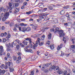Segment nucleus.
<instances>
[{"mask_svg":"<svg viewBox=\"0 0 75 75\" xmlns=\"http://www.w3.org/2000/svg\"><path fill=\"white\" fill-rule=\"evenodd\" d=\"M8 4L9 6L11 7V8H13L14 7V5H15V7H18V6H19V4L18 3H14L13 4V3L9 2Z\"/></svg>","mask_w":75,"mask_h":75,"instance_id":"obj_1","label":"nucleus"},{"mask_svg":"<svg viewBox=\"0 0 75 75\" xmlns=\"http://www.w3.org/2000/svg\"><path fill=\"white\" fill-rule=\"evenodd\" d=\"M11 64V63L9 62L6 63L5 64L6 66L4 65V64H1L0 67L2 69H3L4 68L5 69H7V68H8V67H10V64Z\"/></svg>","mask_w":75,"mask_h":75,"instance_id":"obj_2","label":"nucleus"},{"mask_svg":"<svg viewBox=\"0 0 75 75\" xmlns=\"http://www.w3.org/2000/svg\"><path fill=\"white\" fill-rule=\"evenodd\" d=\"M59 34L61 37H64V36L65 35V34L64 33V31L62 30H59Z\"/></svg>","mask_w":75,"mask_h":75,"instance_id":"obj_3","label":"nucleus"},{"mask_svg":"<svg viewBox=\"0 0 75 75\" xmlns=\"http://www.w3.org/2000/svg\"><path fill=\"white\" fill-rule=\"evenodd\" d=\"M10 14L9 12H6L4 14L3 13H2L1 14V17H6V16H9Z\"/></svg>","mask_w":75,"mask_h":75,"instance_id":"obj_4","label":"nucleus"},{"mask_svg":"<svg viewBox=\"0 0 75 75\" xmlns=\"http://www.w3.org/2000/svg\"><path fill=\"white\" fill-rule=\"evenodd\" d=\"M8 17H9V16H6L5 17H3L2 19V20L4 22L6 20V19L8 18Z\"/></svg>","mask_w":75,"mask_h":75,"instance_id":"obj_5","label":"nucleus"},{"mask_svg":"<svg viewBox=\"0 0 75 75\" xmlns=\"http://www.w3.org/2000/svg\"><path fill=\"white\" fill-rule=\"evenodd\" d=\"M21 31L25 33V31H29V30L27 28L25 27H23L22 28V29L21 30Z\"/></svg>","mask_w":75,"mask_h":75,"instance_id":"obj_6","label":"nucleus"},{"mask_svg":"<svg viewBox=\"0 0 75 75\" xmlns=\"http://www.w3.org/2000/svg\"><path fill=\"white\" fill-rule=\"evenodd\" d=\"M7 32H5L4 33H1V35L2 37H6V36H7Z\"/></svg>","mask_w":75,"mask_h":75,"instance_id":"obj_7","label":"nucleus"},{"mask_svg":"<svg viewBox=\"0 0 75 75\" xmlns=\"http://www.w3.org/2000/svg\"><path fill=\"white\" fill-rule=\"evenodd\" d=\"M40 39L39 38H38V40H37L38 42L39 43V45H40V46H41V45H43L44 44V42H40Z\"/></svg>","mask_w":75,"mask_h":75,"instance_id":"obj_8","label":"nucleus"},{"mask_svg":"<svg viewBox=\"0 0 75 75\" xmlns=\"http://www.w3.org/2000/svg\"><path fill=\"white\" fill-rule=\"evenodd\" d=\"M6 72V70H3L0 69V75H3V74H4Z\"/></svg>","mask_w":75,"mask_h":75,"instance_id":"obj_9","label":"nucleus"},{"mask_svg":"<svg viewBox=\"0 0 75 75\" xmlns=\"http://www.w3.org/2000/svg\"><path fill=\"white\" fill-rule=\"evenodd\" d=\"M25 52H30V53H33L34 52H33V51L31 49H29L28 50H27V51H25Z\"/></svg>","mask_w":75,"mask_h":75,"instance_id":"obj_10","label":"nucleus"},{"mask_svg":"<svg viewBox=\"0 0 75 75\" xmlns=\"http://www.w3.org/2000/svg\"><path fill=\"white\" fill-rule=\"evenodd\" d=\"M62 46H63V45H62V43L59 46H58V47H57V51H59V49H60L62 48Z\"/></svg>","mask_w":75,"mask_h":75,"instance_id":"obj_11","label":"nucleus"},{"mask_svg":"<svg viewBox=\"0 0 75 75\" xmlns=\"http://www.w3.org/2000/svg\"><path fill=\"white\" fill-rule=\"evenodd\" d=\"M59 28L58 27L54 29V33L55 34H56L57 33V32H58V31H59Z\"/></svg>","mask_w":75,"mask_h":75,"instance_id":"obj_12","label":"nucleus"},{"mask_svg":"<svg viewBox=\"0 0 75 75\" xmlns=\"http://www.w3.org/2000/svg\"><path fill=\"white\" fill-rule=\"evenodd\" d=\"M26 41H29L30 44H31L32 43V41H31V38H27L26 39Z\"/></svg>","mask_w":75,"mask_h":75,"instance_id":"obj_13","label":"nucleus"},{"mask_svg":"<svg viewBox=\"0 0 75 75\" xmlns=\"http://www.w3.org/2000/svg\"><path fill=\"white\" fill-rule=\"evenodd\" d=\"M0 51L1 52H4L3 46H0Z\"/></svg>","mask_w":75,"mask_h":75,"instance_id":"obj_14","label":"nucleus"},{"mask_svg":"<svg viewBox=\"0 0 75 75\" xmlns=\"http://www.w3.org/2000/svg\"><path fill=\"white\" fill-rule=\"evenodd\" d=\"M48 67V65L47 64H43V67H42V69H45V68H47Z\"/></svg>","mask_w":75,"mask_h":75,"instance_id":"obj_15","label":"nucleus"},{"mask_svg":"<svg viewBox=\"0 0 75 75\" xmlns=\"http://www.w3.org/2000/svg\"><path fill=\"white\" fill-rule=\"evenodd\" d=\"M7 9H10L9 10V12L10 13H12V11H11L12 10V8H11V7L10 6H7Z\"/></svg>","mask_w":75,"mask_h":75,"instance_id":"obj_16","label":"nucleus"},{"mask_svg":"<svg viewBox=\"0 0 75 75\" xmlns=\"http://www.w3.org/2000/svg\"><path fill=\"white\" fill-rule=\"evenodd\" d=\"M52 23H54V24L56 23H58V20L57 19V18H56L54 21H52Z\"/></svg>","mask_w":75,"mask_h":75,"instance_id":"obj_17","label":"nucleus"},{"mask_svg":"<svg viewBox=\"0 0 75 75\" xmlns=\"http://www.w3.org/2000/svg\"><path fill=\"white\" fill-rule=\"evenodd\" d=\"M9 47H11V48L13 47V44H14V42H13V43H12L10 44V43H9Z\"/></svg>","mask_w":75,"mask_h":75,"instance_id":"obj_18","label":"nucleus"},{"mask_svg":"<svg viewBox=\"0 0 75 75\" xmlns=\"http://www.w3.org/2000/svg\"><path fill=\"white\" fill-rule=\"evenodd\" d=\"M7 11H8V9L6 8H4V7L3 8V9L2 10V11L3 12H4V13H6Z\"/></svg>","mask_w":75,"mask_h":75,"instance_id":"obj_19","label":"nucleus"},{"mask_svg":"<svg viewBox=\"0 0 75 75\" xmlns=\"http://www.w3.org/2000/svg\"><path fill=\"white\" fill-rule=\"evenodd\" d=\"M64 13H65V11L64 10H62L60 12V13L62 15H64Z\"/></svg>","mask_w":75,"mask_h":75,"instance_id":"obj_20","label":"nucleus"},{"mask_svg":"<svg viewBox=\"0 0 75 75\" xmlns=\"http://www.w3.org/2000/svg\"><path fill=\"white\" fill-rule=\"evenodd\" d=\"M67 71H68L67 70H65L64 71H63V75H66V74H67Z\"/></svg>","mask_w":75,"mask_h":75,"instance_id":"obj_21","label":"nucleus"},{"mask_svg":"<svg viewBox=\"0 0 75 75\" xmlns=\"http://www.w3.org/2000/svg\"><path fill=\"white\" fill-rule=\"evenodd\" d=\"M40 5L39 6V7H40V8H44V6L43 5V4H42H42H40Z\"/></svg>","mask_w":75,"mask_h":75,"instance_id":"obj_22","label":"nucleus"},{"mask_svg":"<svg viewBox=\"0 0 75 75\" xmlns=\"http://www.w3.org/2000/svg\"><path fill=\"white\" fill-rule=\"evenodd\" d=\"M75 45H71V48L72 50H75Z\"/></svg>","mask_w":75,"mask_h":75,"instance_id":"obj_23","label":"nucleus"},{"mask_svg":"<svg viewBox=\"0 0 75 75\" xmlns=\"http://www.w3.org/2000/svg\"><path fill=\"white\" fill-rule=\"evenodd\" d=\"M14 71V68L12 67L11 68H10V71L11 72H13Z\"/></svg>","mask_w":75,"mask_h":75,"instance_id":"obj_24","label":"nucleus"},{"mask_svg":"<svg viewBox=\"0 0 75 75\" xmlns=\"http://www.w3.org/2000/svg\"><path fill=\"white\" fill-rule=\"evenodd\" d=\"M22 42L25 45H27V42L24 41H23Z\"/></svg>","mask_w":75,"mask_h":75,"instance_id":"obj_25","label":"nucleus"},{"mask_svg":"<svg viewBox=\"0 0 75 75\" xmlns=\"http://www.w3.org/2000/svg\"><path fill=\"white\" fill-rule=\"evenodd\" d=\"M51 34H50L48 35V39L49 40H50L51 38Z\"/></svg>","mask_w":75,"mask_h":75,"instance_id":"obj_26","label":"nucleus"},{"mask_svg":"<svg viewBox=\"0 0 75 75\" xmlns=\"http://www.w3.org/2000/svg\"><path fill=\"white\" fill-rule=\"evenodd\" d=\"M28 48H29V46H26V47L24 48V50L26 52V51L27 50H28Z\"/></svg>","mask_w":75,"mask_h":75,"instance_id":"obj_27","label":"nucleus"},{"mask_svg":"<svg viewBox=\"0 0 75 75\" xmlns=\"http://www.w3.org/2000/svg\"><path fill=\"white\" fill-rule=\"evenodd\" d=\"M50 20V18L47 17H45L44 18V20H45V21H48V20Z\"/></svg>","mask_w":75,"mask_h":75,"instance_id":"obj_28","label":"nucleus"},{"mask_svg":"<svg viewBox=\"0 0 75 75\" xmlns=\"http://www.w3.org/2000/svg\"><path fill=\"white\" fill-rule=\"evenodd\" d=\"M11 50V49L10 48V47H8L6 49V51L7 52H8V51H10V50Z\"/></svg>","mask_w":75,"mask_h":75,"instance_id":"obj_29","label":"nucleus"},{"mask_svg":"<svg viewBox=\"0 0 75 75\" xmlns=\"http://www.w3.org/2000/svg\"><path fill=\"white\" fill-rule=\"evenodd\" d=\"M20 45H17L16 46V48L17 50H19V49H20Z\"/></svg>","mask_w":75,"mask_h":75,"instance_id":"obj_30","label":"nucleus"},{"mask_svg":"<svg viewBox=\"0 0 75 75\" xmlns=\"http://www.w3.org/2000/svg\"><path fill=\"white\" fill-rule=\"evenodd\" d=\"M59 74L61 75L62 74H63V71L61 70H59L58 71Z\"/></svg>","mask_w":75,"mask_h":75,"instance_id":"obj_31","label":"nucleus"},{"mask_svg":"<svg viewBox=\"0 0 75 75\" xmlns=\"http://www.w3.org/2000/svg\"><path fill=\"white\" fill-rule=\"evenodd\" d=\"M15 10H16V12H17V13H18V12H19V11H20L19 9L17 8H16Z\"/></svg>","mask_w":75,"mask_h":75,"instance_id":"obj_32","label":"nucleus"},{"mask_svg":"<svg viewBox=\"0 0 75 75\" xmlns=\"http://www.w3.org/2000/svg\"><path fill=\"white\" fill-rule=\"evenodd\" d=\"M50 49L52 50H54V45H51L50 46Z\"/></svg>","mask_w":75,"mask_h":75,"instance_id":"obj_33","label":"nucleus"},{"mask_svg":"<svg viewBox=\"0 0 75 75\" xmlns=\"http://www.w3.org/2000/svg\"><path fill=\"white\" fill-rule=\"evenodd\" d=\"M13 59L15 61L17 60V57L15 56H13Z\"/></svg>","mask_w":75,"mask_h":75,"instance_id":"obj_34","label":"nucleus"},{"mask_svg":"<svg viewBox=\"0 0 75 75\" xmlns=\"http://www.w3.org/2000/svg\"><path fill=\"white\" fill-rule=\"evenodd\" d=\"M47 7L50 10H52L53 9L52 7L51 6H49Z\"/></svg>","mask_w":75,"mask_h":75,"instance_id":"obj_35","label":"nucleus"},{"mask_svg":"<svg viewBox=\"0 0 75 75\" xmlns=\"http://www.w3.org/2000/svg\"><path fill=\"white\" fill-rule=\"evenodd\" d=\"M8 37H6V38H10V37H11V35H10V34H8Z\"/></svg>","mask_w":75,"mask_h":75,"instance_id":"obj_36","label":"nucleus"},{"mask_svg":"<svg viewBox=\"0 0 75 75\" xmlns=\"http://www.w3.org/2000/svg\"><path fill=\"white\" fill-rule=\"evenodd\" d=\"M48 72V70L47 69H45L44 71V72L45 73V74H46V73H47Z\"/></svg>","mask_w":75,"mask_h":75,"instance_id":"obj_37","label":"nucleus"},{"mask_svg":"<svg viewBox=\"0 0 75 75\" xmlns=\"http://www.w3.org/2000/svg\"><path fill=\"white\" fill-rule=\"evenodd\" d=\"M41 31H42V32H44L45 31V29L44 28H42L40 29Z\"/></svg>","mask_w":75,"mask_h":75,"instance_id":"obj_38","label":"nucleus"},{"mask_svg":"<svg viewBox=\"0 0 75 75\" xmlns=\"http://www.w3.org/2000/svg\"><path fill=\"white\" fill-rule=\"evenodd\" d=\"M10 27H11L13 26V22H11L9 24Z\"/></svg>","mask_w":75,"mask_h":75,"instance_id":"obj_39","label":"nucleus"},{"mask_svg":"<svg viewBox=\"0 0 75 75\" xmlns=\"http://www.w3.org/2000/svg\"><path fill=\"white\" fill-rule=\"evenodd\" d=\"M3 7L2 6L0 7V12H1L2 11H3Z\"/></svg>","mask_w":75,"mask_h":75,"instance_id":"obj_40","label":"nucleus"},{"mask_svg":"<svg viewBox=\"0 0 75 75\" xmlns=\"http://www.w3.org/2000/svg\"><path fill=\"white\" fill-rule=\"evenodd\" d=\"M47 10V8H44L43 10H42V11L44 12V11H46Z\"/></svg>","mask_w":75,"mask_h":75,"instance_id":"obj_41","label":"nucleus"},{"mask_svg":"<svg viewBox=\"0 0 75 75\" xmlns=\"http://www.w3.org/2000/svg\"><path fill=\"white\" fill-rule=\"evenodd\" d=\"M10 57V54L9 53H8L7 54V58H9Z\"/></svg>","mask_w":75,"mask_h":75,"instance_id":"obj_42","label":"nucleus"},{"mask_svg":"<svg viewBox=\"0 0 75 75\" xmlns=\"http://www.w3.org/2000/svg\"><path fill=\"white\" fill-rule=\"evenodd\" d=\"M75 38H74V39H72V42L73 44H75Z\"/></svg>","mask_w":75,"mask_h":75,"instance_id":"obj_43","label":"nucleus"},{"mask_svg":"<svg viewBox=\"0 0 75 75\" xmlns=\"http://www.w3.org/2000/svg\"><path fill=\"white\" fill-rule=\"evenodd\" d=\"M61 18L62 19V21L64 22V18H65L64 16H62L61 17Z\"/></svg>","mask_w":75,"mask_h":75,"instance_id":"obj_44","label":"nucleus"},{"mask_svg":"<svg viewBox=\"0 0 75 75\" xmlns=\"http://www.w3.org/2000/svg\"><path fill=\"white\" fill-rule=\"evenodd\" d=\"M20 45L22 47V48H24V47H25L24 45L21 43L20 44Z\"/></svg>","mask_w":75,"mask_h":75,"instance_id":"obj_45","label":"nucleus"},{"mask_svg":"<svg viewBox=\"0 0 75 75\" xmlns=\"http://www.w3.org/2000/svg\"><path fill=\"white\" fill-rule=\"evenodd\" d=\"M6 38H4L3 39V40L2 41V42H6Z\"/></svg>","mask_w":75,"mask_h":75,"instance_id":"obj_46","label":"nucleus"},{"mask_svg":"<svg viewBox=\"0 0 75 75\" xmlns=\"http://www.w3.org/2000/svg\"><path fill=\"white\" fill-rule=\"evenodd\" d=\"M31 13V11H30L29 12H26V14H28V15H30V13Z\"/></svg>","mask_w":75,"mask_h":75,"instance_id":"obj_47","label":"nucleus"},{"mask_svg":"<svg viewBox=\"0 0 75 75\" xmlns=\"http://www.w3.org/2000/svg\"><path fill=\"white\" fill-rule=\"evenodd\" d=\"M45 38V35H43L42 36V39L43 40H44V38Z\"/></svg>","mask_w":75,"mask_h":75,"instance_id":"obj_48","label":"nucleus"},{"mask_svg":"<svg viewBox=\"0 0 75 75\" xmlns=\"http://www.w3.org/2000/svg\"><path fill=\"white\" fill-rule=\"evenodd\" d=\"M20 25L21 26H23V25H24V26H26L27 25H24V24L23 23H21L20 24Z\"/></svg>","mask_w":75,"mask_h":75,"instance_id":"obj_49","label":"nucleus"},{"mask_svg":"<svg viewBox=\"0 0 75 75\" xmlns=\"http://www.w3.org/2000/svg\"><path fill=\"white\" fill-rule=\"evenodd\" d=\"M21 57L20 56H19L18 57V60H21Z\"/></svg>","mask_w":75,"mask_h":75,"instance_id":"obj_50","label":"nucleus"},{"mask_svg":"<svg viewBox=\"0 0 75 75\" xmlns=\"http://www.w3.org/2000/svg\"><path fill=\"white\" fill-rule=\"evenodd\" d=\"M15 41H16V42H18V44H19V42H20V41H19V40H18V39H16V40L14 42H15Z\"/></svg>","mask_w":75,"mask_h":75,"instance_id":"obj_51","label":"nucleus"},{"mask_svg":"<svg viewBox=\"0 0 75 75\" xmlns=\"http://www.w3.org/2000/svg\"><path fill=\"white\" fill-rule=\"evenodd\" d=\"M55 69L56 70H58L59 69V67L58 66L55 67Z\"/></svg>","mask_w":75,"mask_h":75,"instance_id":"obj_52","label":"nucleus"},{"mask_svg":"<svg viewBox=\"0 0 75 75\" xmlns=\"http://www.w3.org/2000/svg\"><path fill=\"white\" fill-rule=\"evenodd\" d=\"M38 41H37L36 43L35 44V46L36 47H37L38 46Z\"/></svg>","mask_w":75,"mask_h":75,"instance_id":"obj_53","label":"nucleus"},{"mask_svg":"<svg viewBox=\"0 0 75 75\" xmlns=\"http://www.w3.org/2000/svg\"><path fill=\"white\" fill-rule=\"evenodd\" d=\"M14 1H15V2H17L19 3V2L20 1V0H14Z\"/></svg>","mask_w":75,"mask_h":75,"instance_id":"obj_54","label":"nucleus"},{"mask_svg":"<svg viewBox=\"0 0 75 75\" xmlns=\"http://www.w3.org/2000/svg\"><path fill=\"white\" fill-rule=\"evenodd\" d=\"M39 17L40 18H41V19H43V18H44V17H43V16H39Z\"/></svg>","mask_w":75,"mask_h":75,"instance_id":"obj_55","label":"nucleus"},{"mask_svg":"<svg viewBox=\"0 0 75 75\" xmlns=\"http://www.w3.org/2000/svg\"><path fill=\"white\" fill-rule=\"evenodd\" d=\"M33 28L35 30H37V26H34L33 27Z\"/></svg>","mask_w":75,"mask_h":75,"instance_id":"obj_56","label":"nucleus"},{"mask_svg":"<svg viewBox=\"0 0 75 75\" xmlns=\"http://www.w3.org/2000/svg\"><path fill=\"white\" fill-rule=\"evenodd\" d=\"M51 68L52 69H55V66H53Z\"/></svg>","mask_w":75,"mask_h":75,"instance_id":"obj_57","label":"nucleus"},{"mask_svg":"<svg viewBox=\"0 0 75 75\" xmlns=\"http://www.w3.org/2000/svg\"><path fill=\"white\" fill-rule=\"evenodd\" d=\"M4 29H5V27L4 26H2L1 27V30H4Z\"/></svg>","mask_w":75,"mask_h":75,"instance_id":"obj_58","label":"nucleus"},{"mask_svg":"<svg viewBox=\"0 0 75 75\" xmlns=\"http://www.w3.org/2000/svg\"><path fill=\"white\" fill-rule=\"evenodd\" d=\"M50 41H48L46 43V44H48V45H50Z\"/></svg>","mask_w":75,"mask_h":75,"instance_id":"obj_59","label":"nucleus"},{"mask_svg":"<svg viewBox=\"0 0 75 75\" xmlns=\"http://www.w3.org/2000/svg\"><path fill=\"white\" fill-rule=\"evenodd\" d=\"M3 54H4V52H0V55H2Z\"/></svg>","mask_w":75,"mask_h":75,"instance_id":"obj_60","label":"nucleus"},{"mask_svg":"<svg viewBox=\"0 0 75 75\" xmlns=\"http://www.w3.org/2000/svg\"><path fill=\"white\" fill-rule=\"evenodd\" d=\"M50 31H51V32H52V31H54V29L53 28H52V29H51L50 30Z\"/></svg>","mask_w":75,"mask_h":75,"instance_id":"obj_61","label":"nucleus"},{"mask_svg":"<svg viewBox=\"0 0 75 75\" xmlns=\"http://www.w3.org/2000/svg\"><path fill=\"white\" fill-rule=\"evenodd\" d=\"M52 69L51 68V67H50L49 69V70L50 71H52Z\"/></svg>","mask_w":75,"mask_h":75,"instance_id":"obj_62","label":"nucleus"},{"mask_svg":"<svg viewBox=\"0 0 75 75\" xmlns=\"http://www.w3.org/2000/svg\"><path fill=\"white\" fill-rule=\"evenodd\" d=\"M27 4V2H25L23 3V5H24V6H26Z\"/></svg>","mask_w":75,"mask_h":75,"instance_id":"obj_63","label":"nucleus"},{"mask_svg":"<svg viewBox=\"0 0 75 75\" xmlns=\"http://www.w3.org/2000/svg\"><path fill=\"white\" fill-rule=\"evenodd\" d=\"M20 60H17V61H16V63L17 64H19V63H20Z\"/></svg>","mask_w":75,"mask_h":75,"instance_id":"obj_64","label":"nucleus"}]
</instances>
